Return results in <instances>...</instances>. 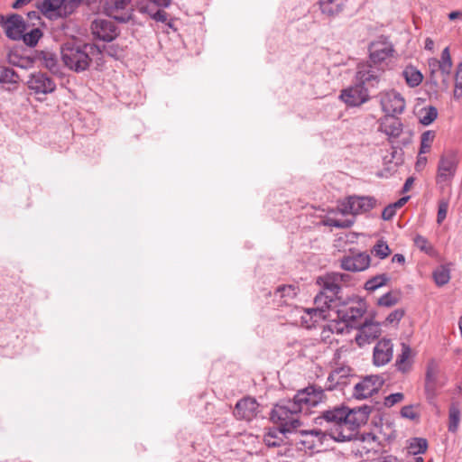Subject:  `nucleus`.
<instances>
[{"instance_id":"obj_16","label":"nucleus","mask_w":462,"mask_h":462,"mask_svg":"<svg viewBox=\"0 0 462 462\" xmlns=\"http://www.w3.org/2000/svg\"><path fill=\"white\" fill-rule=\"evenodd\" d=\"M91 32L96 39L111 42L118 35L117 28L114 22L98 18L92 22Z\"/></svg>"},{"instance_id":"obj_17","label":"nucleus","mask_w":462,"mask_h":462,"mask_svg":"<svg viewBox=\"0 0 462 462\" xmlns=\"http://www.w3.org/2000/svg\"><path fill=\"white\" fill-rule=\"evenodd\" d=\"M365 311V303L355 302L352 305H345L337 310L338 318L343 321L341 327L347 328L348 327H357L356 321L360 319Z\"/></svg>"},{"instance_id":"obj_51","label":"nucleus","mask_w":462,"mask_h":462,"mask_svg":"<svg viewBox=\"0 0 462 462\" xmlns=\"http://www.w3.org/2000/svg\"><path fill=\"white\" fill-rule=\"evenodd\" d=\"M404 311L402 310H395L392 311L386 318L385 321L389 324L397 323L403 317Z\"/></svg>"},{"instance_id":"obj_42","label":"nucleus","mask_w":462,"mask_h":462,"mask_svg":"<svg viewBox=\"0 0 462 462\" xmlns=\"http://www.w3.org/2000/svg\"><path fill=\"white\" fill-rule=\"evenodd\" d=\"M413 242L415 246L419 248L420 251L428 254H431L433 253V246L426 237L420 235H417L413 238Z\"/></svg>"},{"instance_id":"obj_43","label":"nucleus","mask_w":462,"mask_h":462,"mask_svg":"<svg viewBox=\"0 0 462 462\" xmlns=\"http://www.w3.org/2000/svg\"><path fill=\"white\" fill-rule=\"evenodd\" d=\"M449 199L448 198H441L438 201V214L437 223L440 225L447 217L448 209Z\"/></svg>"},{"instance_id":"obj_52","label":"nucleus","mask_w":462,"mask_h":462,"mask_svg":"<svg viewBox=\"0 0 462 462\" xmlns=\"http://www.w3.org/2000/svg\"><path fill=\"white\" fill-rule=\"evenodd\" d=\"M401 414L403 418H407L410 420H415L419 417L418 413L415 411L412 406H404L401 410Z\"/></svg>"},{"instance_id":"obj_40","label":"nucleus","mask_w":462,"mask_h":462,"mask_svg":"<svg viewBox=\"0 0 462 462\" xmlns=\"http://www.w3.org/2000/svg\"><path fill=\"white\" fill-rule=\"evenodd\" d=\"M388 280L389 279L386 274L376 275L366 281V282L365 283V289L366 291H374L376 289L384 285Z\"/></svg>"},{"instance_id":"obj_53","label":"nucleus","mask_w":462,"mask_h":462,"mask_svg":"<svg viewBox=\"0 0 462 462\" xmlns=\"http://www.w3.org/2000/svg\"><path fill=\"white\" fill-rule=\"evenodd\" d=\"M396 214V210L392 205L385 207L382 212V217L383 220H390Z\"/></svg>"},{"instance_id":"obj_25","label":"nucleus","mask_w":462,"mask_h":462,"mask_svg":"<svg viewBox=\"0 0 462 462\" xmlns=\"http://www.w3.org/2000/svg\"><path fill=\"white\" fill-rule=\"evenodd\" d=\"M346 3L347 0H319L318 5L324 16L334 18L346 9Z\"/></svg>"},{"instance_id":"obj_20","label":"nucleus","mask_w":462,"mask_h":462,"mask_svg":"<svg viewBox=\"0 0 462 462\" xmlns=\"http://www.w3.org/2000/svg\"><path fill=\"white\" fill-rule=\"evenodd\" d=\"M2 26L8 38L12 40L22 39L23 33L25 32L26 25L23 17L19 14H11L8 17L4 16Z\"/></svg>"},{"instance_id":"obj_14","label":"nucleus","mask_w":462,"mask_h":462,"mask_svg":"<svg viewBox=\"0 0 462 462\" xmlns=\"http://www.w3.org/2000/svg\"><path fill=\"white\" fill-rule=\"evenodd\" d=\"M380 104L385 116L402 114L405 108V100L402 95L394 90L382 92L379 95Z\"/></svg>"},{"instance_id":"obj_28","label":"nucleus","mask_w":462,"mask_h":462,"mask_svg":"<svg viewBox=\"0 0 462 462\" xmlns=\"http://www.w3.org/2000/svg\"><path fill=\"white\" fill-rule=\"evenodd\" d=\"M285 432L281 427L270 429L263 436V442L268 447H280Z\"/></svg>"},{"instance_id":"obj_56","label":"nucleus","mask_w":462,"mask_h":462,"mask_svg":"<svg viewBox=\"0 0 462 462\" xmlns=\"http://www.w3.org/2000/svg\"><path fill=\"white\" fill-rule=\"evenodd\" d=\"M413 181H414V179L412 177H410L408 178L406 180H405V183L402 187V191L403 192H407L409 191V189H411V187L412 186L413 184Z\"/></svg>"},{"instance_id":"obj_54","label":"nucleus","mask_w":462,"mask_h":462,"mask_svg":"<svg viewBox=\"0 0 462 462\" xmlns=\"http://www.w3.org/2000/svg\"><path fill=\"white\" fill-rule=\"evenodd\" d=\"M410 199V197H409V196H407V197H402V198H401L400 199H398L395 203L391 204V205H392V206L393 207V208L396 210V208H401L402 207H403V206L407 203V201H408V199Z\"/></svg>"},{"instance_id":"obj_33","label":"nucleus","mask_w":462,"mask_h":462,"mask_svg":"<svg viewBox=\"0 0 462 462\" xmlns=\"http://www.w3.org/2000/svg\"><path fill=\"white\" fill-rule=\"evenodd\" d=\"M41 60L42 66L48 69L51 72L54 74H58L60 72V65L57 57L53 53L43 51L42 53Z\"/></svg>"},{"instance_id":"obj_64","label":"nucleus","mask_w":462,"mask_h":462,"mask_svg":"<svg viewBox=\"0 0 462 462\" xmlns=\"http://www.w3.org/2000/svg\"><path fill=\"white\" fill-rule=\"evenodd\" d=\"M458 327H459L460 334H461V337H462V319H460V320L458 322Z\"/></svg>"},{"instance_id":"obj_59","label":"nucleus","mask_w":462,"mask_h":462,"mask_svg":"<svg viewBox=\"0 0 462 462\" xmlns=\"http://www.w3.org/2000/svg\"><path fill=\"white\" fill-rule=\"evenodd\" d=\"M448 18H449V20L462 19V12L453 11L448 14Z\"/></svg>"},{"instance_id":"obj_35","label":"nucleus","mask_w":462,"mask_h":462,"mask_svg":"<svg viewBox=\"0 0 462 462\" xmlns=\"http://www.w3.org/2000/svg\"><path fill=\"white\" fill-rule=\"evenodd\" d=\"M139 11L143 14H147L156 22L166 23L168 21L167 13L163 10H154L150 5H142L139 6Z\"/></svg>"},{"instance_id":"obj_18","label":"nucleus","mask_w":462,"mask_h":462,"mask_svg":"<svg viewBox=\"0 0 462 462\" xmlns=\"http://www.w3.org/2000/svg\"><path fill=\"white\" fill-rule=\"evenodd\" d=\"M358 332L355 337L356 344L363 346L370 344L381 335V328L378 322L365 320L360 326H357Z\"/></svg>"},{"instance_id":"obj_22","label":"nucleus","mask_w":462,"mask_h":462,"mask_svg":"<svg viewBox=\"0 0 462 462\" xmlns=\"http://www.w3.org/2000/svg\"><path fill=\"white\" fill-rule=\"evenodd\" d=\"M379 131L388 136V140L393 143L402 133V124L400 118L394 116H384L380 120Z\"/></svg>"},{"instance_id":"obj_61","label":"nucleus","mask_w":462,"mask_h":462,"mask_svg":"<svg viewBox=\"0 0 462 462\" xmlns=\"http://www.w3.org/2000/svg\"><path fill=\"white\" fill-rule=\"evenodd\" d=\"M29 2H31V0H16L14 4H13V8H15V9H18L23 5H25L26 4H28Z\"/></svg>"},{"instance_id":"obj_8","label":"nucleus","mask_w":462,"mask_h":462,"mask_svg":"<svg viewBox=\"0 0 462 462\" xmlns=\"http://www.w3.org/2000/svg\"><path fill=\"white\" fill-rule=\"evenodd\" d=\"M459 162V153L457 150L448 149L444 151L439 156L437 166V184L450 185L457 171Z\"/></svg>"},{"instance_id":"obj_24","label":"nucleus","mask_w":462,"mask_h":462,"mask_svg":"<svg viewBox=\"0 0 462 462\" xmlns=\"http://www.w3.org/2000/svg\"><path fill=\"white\" fill-rule=\"evenodd\" d=\"M370 265V256L366 254H357L346 256L341 260V267L346 271L361 272Z\"/></svg>"},{"instance_id":"obj_30","label":"nucleus","mask_w":462,"mask_h":462,"mask_svg":"<svg viewBox=\"0 0 462 462\" xmlns=\"http://www.w3.org/2000/svg\"><path fill=\"white\" fill-rule=\"evenodd\" d=\"M60 7H61V0H43L39 5L42 13L50 17H60Z\"/></svg>"},{"instance_id":"obj_60","label":"nucleus","mask_w":462,"mask_h":462,"mask_svg":"<svg viewBox=\"0 0 462 462\" xmlns=\"http://www.w3.org/2000/svg\"><path fill=\"white\" fill-rule=\"evenodd\" d=\"M392 261H393V263H404V262H405V258H404V256H403L402 254H394V255L393 256Z\"/></svg>"},{"instance_id":"obj_31","label":"nucleus","mask_w":462,"mask_h":462,"mask_svg":"<svg viewBox=\"0 0 462 462\" xmlns=\"http://www.w3.org/2000/svg\"><path fill=\"white\" fill-rule=\"evenodd\" d=\"M402 75L406 80V83L411 88L419 86L423 79V76L420 71L412 66L406 67L402 72Z\"/></svg>"},{"instance_id":"obj_46","label":"nucleus","mask_w":462,"mask_h":462,"mask_svg":"<svg viewBox=\"0 0 462 462\" xmlns=\"http://www.w3.org/2000/svg\"><path fill=\"white\" fill-rule=\"evenodd\" d=\"M462 97V61L458 63L455 74L454 97L458 99Z\"/></svg>"},{"instance_id":"obj_27","label":"nucleus","mask_w":462,"mask_h":462,"mask_svg":"<svg viewBox=\"0 0 462 462\" xmlns=\"http://www.w3.org/2000/svg\"><path fill=\"white\" fill-rule=\"evenodd\" d=\"M430 66H438L441 72L445 75H449L451 68H452V60L449 52V48L446 47L441 52V59L438 60L437 59H432L430 60Z\"/></svg>"},{"instance_id":"obj_48","label":"nucleus","mask_w":462,"mask_h":462,"mask_svg":"<svg viewBox=\"0 0 462 462\" xmlns=\"http://www.w3.org/2000/svg\"><path fill=\"white\" fill-rule=\"evenodd\" d=\"M344 328L341 327V323L333 322L328 324L326 328H323L321 332V338L324 341H327L329 337L330 333H343Z\"/></svg>"},{"instance_id":"obj_45","label":"nucleus","mask_w":462,"mask_h":462,"mask_svg":"<svg viewBox=\"0 0 462 462\" xmlns=\"http://www.w3.org/2000/svg\"><path fill=\"white\" fill-rule=\"evenodd\" d=\"M460 420V411L458 408L452 406L449 409V423H448V430L451 432H456Z\"/></svg>"},{"instance_id":"obj_58","label":"nucleus","mask_w":462,"mask_h":462,"mask_svg":"<svg viewBox=\"0 0 462 462\" xmlns=\"http://www.w3.org/2000/svg\"><path fill=\"white\" fill-rule=\"evenodd\" d=\"M157 6L167 7L171 4V0H151Z\"/></svg>"},{"instance_id":"obj_1","label":"nucleus","mask_w":462,"mask_h":462,"mask_svg":"<svg viewBox=\"0 0 462 462\" xmlns=\"http://www.w3.org/2000/svg\"><path fill=\"white\" fill-rule=\"evenodd\" d=\"M319 419L331 423L329 434L335 441L344 442L354 440L356 452L361 456L370 457V454H376L380 449V440L373 433L358 434L357 430L368 419L366 408L349 410L347 408H335L326 411Z\"/></svg>"},{"instance_id":"obj_21","label":"nucleus","mask_w":462,"mask_h":462,"mask_svg":"<svg viewBox=\"0 0 462 462\" xmlns=\"http://www.w3.org/2000/svg\"><path fill=\"white\" fill-rule=\"evenodd\" d=\"M259 404L253 397H245L236 402L233 414L240 420H252L258 413Z\"/></svg>"},{"instance_id":"obj_23","label":"nucleus","mask_w":462,"mask_h":462,"mask_svg":"<svg viewBox=\"0 0 462 462\" xmlns=\"http://www.w3.org/2000/svg\"><path fill=\"white\" fill-rule=\"evenodd\" d=\"M393 343L389 339L383 338L378 341L374 348V364L377 366L388 364L393 358Z\"/></svg>"},{"instance_id":"obj_10","label":"nucleus","mask_w":462,"mask_h":462,"mask_svg":"<svg viewBox=\"0 0 462 462\" xmlns=\"http://www.w3.org/2000/svg\"><path fill=\"white\" fill-rule=\"evenodd\" d=\"M326 422L328 424L327 431H322L321 430L316 429L300 431L299 442L303 448L312 452H319L325 448L328 437L332 439L329 434L331 423L328 422L327 420Z\"/></svg>"},{"instance_id":"obj_3","label":"nucleus","mask_w":462,"mask_h":462,"mask_svg":"<svg viewBox=\"0 0 462 462\" xmlns=\"http://www.w3.org/2000/svg\"><path fill=\"white\" fill-rule=\"evenodd\" d=\"M60 54L63 64L77 73L88 69L102 56L100 49L95 44L76 42L64 43Z\"/></svg>"},{"instance_id":"obj_4","label":"nucleus","mask_w":462,"mask_h":462,"mask_svg":"<svg viewBox=\"0 0 462 462\" xmlns=\"http://www.w3.org/2000/svg\"><path fill=\"white\" fill-rule=\"evenodd\" d=\"M374 205L375 199L373 197H348L339 204L337 210L342 215H352L353 217L344 220L328 218L325 224L337 228H348L355 223L356 215L368 212Z\"/></svg>"},{"instance_id":"obj_7","label":"nucleus","mask_w":462,"mask_h":462,"mask_svg":"<svg viewBox=\"0 0 462 462\" xmlns=\"http://www.w3.org/2000/svg\"><path fill=\"white\" fill-rule=\"evenodd\" d=\"M351 276L346 273H331L318 279V283L322 286V291L315 297V301L319 304L323 300L325 303L333 302L338 297L341 287L348 284Z\"/></svg>"},{"instance_id":"obj_55","label":"nucleus","mask_w":462,"mask_h":462,"mask_svg":"<svg viewBox=\"0 0 462 462\" xmlns=\"http://www.w3.org/2000/svg\"><path fill=\"white\" fill-rule=\"evenodd\" d=\"M426 163H427V157L423 156V154H420L419 152V156H418L417 162H416L417 169L424 167L426 165Z\"/></svg>"},{"instance_id":"obj_13","label":"nucleus","mask_w":462,"mask_h":462,"mask_svg":"<svg viewBox=\"0 0 462 462\" xmlns=\"http://www.w3.org/2000/svg\"><path fill=\"white\" fill-rule=\"evenodd\" d=\"M28 88L36 95H48L55 91L56 82L44 72H33L27 80Z\"/></svg>"},{"instance_id":"obj_47","label":"nucleus","mask_w":462,"mask_h":462,"mask_svg":"<svg viewBox=\"0 0 462 462\" xmlns=\"http://www.w3.org/2000/svg\"><path fill=\"white\" fill-rule=\"evenodd\" d=\"M42 37V32L40 29H33L30 32L23 33L22 39L24 43L28 46H34Z\"/></svg>"},{"instance_id":"obj_5","label":"nucleus","mask_w":462,"mask_h":462,"mask_svg":"<svg viewBox=\"0 0 462 462\" xmlns=\"http://www.w3.org/2000/svg\"><path fill=\"white\" fill-rule=\"evenodd\" d=\"M300 414V408L296 406L292 400H287L274 405L271 419L283 430L291 432L301 425Z\"/></svg>"},{"instance_id":"obj_26","label":"nucleus","mask_w":462,"mask_h":462,"mask_svg":"<svg viewBox=\"0 0 462 462\" xmlns=\"http://www.w3.org/2000/svg\"><path fill=\"white\" fill-rule=\"evenodd\" d=\"M298 289L293 285L279 286L274 292V299L281 305H291V301L296 298Z\"/></svg>"},{"instance_id":"obj_57","label":"nucleus","mask_w":462,"mask_h":462,"mask_svg":"<svg viewBox=\"0 0 462 462\" xmlns=\"http://www.w3.org/2000/svg\"><path fill=\"white\" fill-rule=\"evenodd\" d=\"M17 56L14 53H9L8 56H7V60H8V62L13 64V65H15V66H23L22 64H20L17 60Z\"/></svg>"},{"instance_id":"obj_12","label":"nucleus","mask_w":462,"mask_h":462,"mask_svg":"<svg viewBox=\"0 0 462 462\" xmlns=\"http://www.w3.org/2000/svg\"><path fill=\"white\" fill-rule=\"evenodd\" d=\"M131 0H104V13L113 19L126 23L132 18Z\"/></svg>"},{"instance_id":"obj_44","label":"nucleus","mask_w":462,"mask_h":462,"mask_svg":"<svg viewBox=\"0 0 462 462\" xmlns=\"http://www.w3.org/2000/svg\"><path fill=\"white\" fill-rule=\"evenodd\" d=\"M372 253H374L380 259H384L391 254V250L385 241L378 240L377 243L374 245Z\"/></svg>"},{"instance_id":"obj_29","label":"nucleus","mask_w":462,"mask_h":462,"mask_svg":"<svg viewBox=\"0 0 462 462\" xmlns=\"http://www.w3.org/2000/svg\"><path fill=\"white\" fill-rule=\"evenodd\" d=\"M407 453L413 457L424 454L428 449V441L423 438H412L407 442Z\"/></svg>"},{"instance_id":"obj_38","label":"nucleus","mask_w":462,"mask_h":462,"mask_svg":"<svg viewBox=\"0 0 462 462\" xmlns=\"http://www.w3.org/2000/svg\"><path fill=\"white\" fill-rule=\"evenodd\" d=\"M435 136V132L430 130H428L421 134L420 147V154H425L430 152V148L434 142Z\"/></svg>"},{"instance_id":"obj_41","label":"nucleus","mask_w":462,"mask_h":462,"mask_svg":"<svg viewBox=\"0 0 462 462\" xmlns=\"http://www.w3.org/2000/svg\"><path fill=\"white\" fill-rule=\"evenodd\" d=\"M411 356V348L409 346L402 344V354L398 356L396 365L400 371L405 372L408 369V359Z\"/></svg>"},{"instance_id":"obj_15","label":"nucleus","mask_w":462,"mask_h":462,"mask_svg":"<svg viewBox=\"0 0 462 462\" xmlns=\"http://www.w3.org/2000/svg\"><path fill=\"white\" fill-rule=\"evenodd\" d=\"M384 383L380 375H367L356 384L354 395L357 399H366L377 393Z\"/></svg>"},{"instance_id":"obj_9","label":"nucleus","mask_w":462,"mask_h":462,"mask_svg":"<svg viewBox=\"0 0 462 462\" xmlns=\"http://www.w3.org/2000/svg\"><path fill=\"white\" fill-rule=\"evenodd\" d=\"M314 302H316L314 300ZM316 308L303 309L295 308L294 312L300 319H296L295 322L306 328H310L316 325L319 320L327 318V311L331 308V302L328 300V303H325L323 300L319 304H317Z\"/></svg>"},{"instance_id":"obj_11","label":"nucleus","mask_w":462,"mask_h":462,"mask_svg":"<svg viewBox=\"0 0 462 462\" xmlns=\"http://www.w3.org/2000/svg\"><path fill=\"white\" fill-rule=\"evenodd\" d=\"M325 397L324 391L320 387L310 386L299 391L292 402L300 408V413H309L312 407L320 403Z\"/></svg>"},{"instance_id":"obj_2","label":"nucleus","mask_w":462,"mask_h":462,"mask_svg":"<svg viewBox=\"0 0 462 462\" xmlns=\"http://www.w3.org/2000/svg\"><path fill=\"white\" fill-rule=\"evenodd\" d=\"M379 83V76L372 65L359 63L356 67L355 84L341 91L340 98L349 106H359L370 98L368 88Z\"/></svg>"},{"instance_id":"obj_19","label":"nucleus","mask_w":462,"mask_h":462,"mask_svg":"<svg viewBox=\"0 0 462 462\" xmlns=\"http://www.w3.org/2000/svg\"><path fill=\"white\" fill-rule=\"evenodd\" d=\"M442 386L439 381V367L434 361L428 364L425 375V393L427 399L432 402L437 396V391Z\"/></svg>"},{"instance_id":"obj_62","label":"nucleus","mask_w":462,"mask_h":462,"mask_svg":"<svg viewBox=\"0 0 462 462\" xmlns=\"http://www.w3.org/2000/svg\"><path fill=\"white\" fill-rule=\"evenodd\" d=\"M434 48V42L430 38H427L425 41V49L432 51Z\"/></svg>"},{"instance_id":"obj_6","label":"nucleus","mask_w":462,"mask_h":462,"mask_svg":"<svg viewBox=\"0 0 462 462\" xmlns=\"http://www.w3.org/2000/svg\"><path fill=\"white\" fill-rule=\"evenodd\" d=\"M368 51L369 61L365 63L372 65L380 78L381 74L389 68L395 51L393 45L385 37H380L369 44Z\"/></svg>"},{"instance_id":"obj_50","label":"nucleus","mask_w":462,"mask_h":462,"mask_svg":"<svg viewBox=\"0 0 462 462\" xmlns=\"http://www.w3.org/2000/svg\"><path fill=\"white\" fill-rule=\"evenodd\" d=\"M397 301H398L397 297L393 295L392 293L388 292V293L383 295L378 300V304L381 306L391 307V306L395 305L397 303Z\"/></svg>"},{"instance_id":"obj_49","label":"nucleus","mask_w":462,"mask_h":462,"mask_svg":"<svg viewBox=\"0 0 462 462\" xmlns=\"http://www.w3.org/2000/svg\"><path fill=\"white\" fill-rule=\"evenodd\" d=\"M404 398L403 393H392L384 398L383 404L386 407H393L394 404L401 402Z\"/></svg>"},{"instance_id":"obj_37","label":"nucleus","mask_w":462,"mask_h":462,"mask_svg":"<svg viewBox=\"0 0 462 462\" xmlns=\"http://www.w3.org/2000/svg\"><path fill=\"white\" fill-rule=\"evenodd\" d=\"M351 369L348 366H342L334 369L328 375V381L331 383L338 384L343 383V379L346 378L350 374Z\"/></svg>"},{"instance_id":"obj_32","label":"nucleus","mask_w":462,"mask_h":462,"mask_svg":"<svg viewBox=\"0 0 462 462\" xmlns=\"http://www.w3.org/2000/svg\"><path fill=\"white\" fill-rule=\"evenodd\" d=\"M435 283L441 287L446 285L450 280V268L448 264L440 265L436 268L432 273Z\"/></svg>"},{"instance_id":"obj_63","label":"nucleus","mask_w":462,"mask_h":462,"mask_svg":"<svg viewBox=\"0 0 462 462\" xmlns=\"http://www.w3.org/2000/svg\"><path fill=\"white\" fill-rule=\"evenodd\" d=\"M407 462H424V459L422 457H413L411 459H409Z\"/></svg>"},{"instance_id":"obj_34","label":"nucleus","mask_w":462,"mask_h":462,"mask_svg":"<svg viewBox=\"0 0 462 462\" xmlns=\"http://www.w3.org/2000/svg\"><path fill=\"white\" fill-rule=\"evenodd\" d=\"M19 76L13 69L0 66V85L17 84Z\"/></svg>"},{"instance_id":"obj_36","label":"nucleus","mask_w":462,"mask_h":462,"mask_svg":"<svg viewBox=\"0 0 462 462\" xmlns=\"http://www.w3.org/2000/svg\"><path fill=\"white\" fill-rule=\"evenodd\" d=\"M437 116L438 110L432 106L423 107L419 111V120L423 125H430L435 121Z\"/></svg>"},{"instance_id":"obj_39","label":"nucleus","mask_w":462,"mask_h":462,"mask_svg":"<svg viewBox=\"0 0 462 462\" xmlns=\"http://www.w3.org/2000/svg\"><path fill=\"white\" fill-rule=\"evenodd\" d=\"M82 0H61V7H60V17H67L70 15L80 5Z\"/></svg>"}]
</instances>
